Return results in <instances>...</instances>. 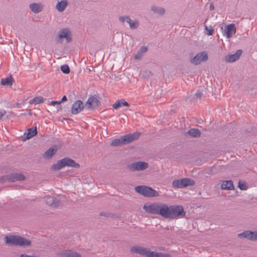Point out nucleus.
Returning a JSON list of instances; mask_svg holds the SVG:
<instances>
[{"mask_svg": "<svg viewBox=\"0 0 257 257\" xmlns=\"http://www.w3.org/2000/svg\"><path fill=\"white\" fill-rule=\"evenodd\" d=\"M242 53L241 50H238L234 54H228L225 56V60L226 62L228 63L234 62L239 59Z\"/></svg>", "mask_w": 257, "mask_h": 257, "instance_id": "nucleus-14", "label": "nucleus"}, {"mask_svg": "<svg viewBox=\"0 0 257 257\" xmlns=\"http://www.w3.org/2000/svg\"><path fill=\"white\" fill-rule=\"evenodd\" d=\"M194 184L195 181L188 178L175 180L172 182V186L175 188H183L188 186H193Z\"/></svg>", "mask_w": 257, "mask_h": 257, "instance_id": "nucleus-8", "label": "nucleus"}, {"mask_svg": "<svg viewBox=\"0 0 257 257\" xmlns=\"http://www.w3.org/2000/svg\"><path fill=\"white\" fill-rule=\"evenodd\" d=\"M100 105V101L96 95L89 97L85 104L87 109H95Z\"/></svg>", "mask_w": 257, "mask_h": 257, "instance_id": "nucleus-12", "label": "nucleus"}, {"mask_svg": "<svg viewBox=\"0 0 257 257\" xmlns=\"http://www.w3.org/2000/svg\"><path fill=\"white\" fill-rule=\"evenodd\" d=\"M238 187L240 190H245L247 189L246 184L244 183H241L240 182L238 183Z\"/></svg>", "mask_w": 257, "mask_h": 257, "instance_id": "nucleus-37", "label": "nucleus"}, {"mask_svg": "<svg viewBox=\"0 0 257 257\" xmlns=\"http://www.w3.org/2000/svg\"><path fill=\"white\" fill-rule=\"evenodd\" d=\"M221 189L222 190H234L233 183L231 180L223 181L221 184Z\"/></svg>", "mask_w": 257, "mask_h": 257, "instance_id": "nucleus-21", "label": "nucleus"}, {"mask_svg": "<svg viewBox=\"0 0 257 257\" xmlns=\"http://www.w3.org/2000/svg\"><path fill=\"white\" fill-rule=\"evenodd\" d=\"M134 253L139 254L146 257H158L159 252L151 251L150 249L147 247L140 246H134L131 249Z\"/></svg>", "mask_w": 257, "mask_h": 257, "instance_id": "nucleus-5", "label": "nucleus"}, {"mask_svg": "<svg viewBox=\"0 0 257 257\" xmlns=\"http://www.w3.org/2000/svg\"><path fill=\"white\" fill-rule=\"evenodd\" d=\"M143 209L151 214L159 215L164 218L170 219V205L161 202L146 203Z\"/></svg>", "mask_w": 257, "mask_h": 257, "instance_id": "nucleus-1", "label": "nucleus"}, {"mask_svg": "<svg viewBox=\"0 0 257 257\" xmlns=\"http://www.w3.org/2000/svg\"><path fill=\"white\" fill-rule=\"evenodd\" d=\"M121 104L120 100H118L112 105V107L114 109H117L118 108H119L121 106Z\"/></svg>", "mask_w": 257, "mask_h": 257, "instance_id": "nucleus-35", "label": "nucleus"}, {"mask_svg": "<svg viewBox=\"0 0 257 257\" xmlns=\"http://www.w3.org/2000/svg\"><path fill=\"white\" fill-rule=\"evenodd\" d=\"M37 127L35 126L34 128H29L27 130V132L24 133V136H26V139H30L33 137L37 135Z\"/></svg>", "mask_w": 257, "mask_h": 257, "instance_id": "nucleus-23", "label": "nucleus"}, {"mask_svg": "<svg viewBox=\"0 0 257 257\" xmlns=\"http://www.w3.org/2000/svg\"><path fill=\"white\" fill-rule=\"evenodd\" d=\"M126 18L130 17L127 16H120L119 17V20L122 24H123L125 22L127 23L128 21L126 20Z\"/></svg>", "mask_w": 257, "mask_h": 257, "instance_id": "nucleus-36", "label": "nucleus"}, {"mask_svg": "<svg viewBox=\"0 0 257 257\" xmlns=\"http://www.w3.org/2000/svg\"><path fill=\"white\" fill-rule=\"evenodd\" d=\"M140 137V134L138 133H134L123 136L122 137L124 144H127L133 141L137 140Z\"/></svg>", "mask_w": 257, "mask_h": 257, "instance_id": "nucleus-17", "label": "nucleus"}, {"mask_svg": "<svg viewBox=\"0 0 257 257\" xmlns=\"http://www.w3.org/2000/svg\"><path fill=\"white\" fill-rule=\"evenodd\" d=\"M135 190L138 193L147 197H158L159 195L157 191L146 186H136Z\"/></svg>", "mask_w": 257, "mask_h": 257, "instance_id": "nucleus-4", "label": "nucleus"}, {"mask_svg": "<svg viewBox=\"0 0 257 257\" xmlns=\"http://www.w3.org/2000/svg\"><path fill=\"white\" fill-rule=\"evenodd\" d=\"M29 8L33 13L36 14L40 13L43 9L42 5L37 3L31 4L29 5Z\"/></svg>", "mask_w": 257, "mask_h": 257, "instance_id": "nucleus-22", "label": "nucleus"}, {"mask_svg": "<svg viewBox=\"0 0 257 257\" xmlns=\"http://www.w3.org/2000/svg\"><path fill=\"white\" fill-rule=\"evenodd\" d=\"M255 241L257 240V231H256Z\"/></svg>", "mask_w": 257, "mask_h": 257, "instance_id": "nucleus-46", "label": "nucleus"}, {"mask_svg": "<svg viewBox=\"0 0 257 257\" xmlns=\"http://www.w3.org/2000/svg\"><path fill=\"white\" fill-rule=\"evenodd\" d=\"M14 82V79L11 75L1 80V83L4 86H12Z\"/></svg>", "mask_w": 257, "mask_h": 257, "instance_id": "nucleus-25", "label": "nucleus"}, {"mask_svg": "<svg viewBox=\"0 0 257 257\" xmlns=\"http://www.w3.org/2000/svg\"><path fill=\"white\" fill-rule=\"evenodd\" d=\"M126 20L128 21L127 23L131 29H135L138 27L139 23L137 21H133L130 18H126Z\"/></svg>", "mask_w": 257, "mask_h": 257, "instance_id": "nucleus-31", "label": "nucleus"}, {"mask_svg": "<svg viewBox=\"0 0 257 257\" xmlns=\"http://www.w3.org/2000/svg\"><path fill=\"white\" fill-rule=\"evenodd\" d=\"M158 257H172L171 255L168 253L159 252Z\"/></svg>", "mask_w": 257, "mask_h": 257, "instance_id": "nucleus-38", "label": "nucleus"}, {"mask_svg": "<svg viewBox=\"0 0 257 257\" xmlns=\"http://www.w3.org/2000/svg\"><path fill=\"white\" fill-rule=\"evenodd\" d=\"M187 134L194 138H197L201 136L200 131L197 128H191L188 131Z\"/></svg>", "mask_w": 257, "mask_h": 257, "instance_id": "nucleus-28", "label": "nucleus"}, {"mask_svg": "<svg viewBox=\"0 0 257 257\" xmlns=\"http://www.w3.org/2000/svg\"><path fill=\"white\" fill-rule=\"evenodd\" d=\"M147 51V47H142L141 48L139 49V50L137 52V53L135 55V59L136 60H141L144 54L146 53Z\"/></svg>", "mask_w": 257, "mask_h": 257, "instance_id": "nucleus-24", "label": "nucleus"}, {"mask_svg": "<svg viewBox=\"0 0 257 257\" xmlns=\"http://www.w3.org/2000/svg\"><path fill=\"white\" fill-rule=\"evenodd\" d=\"M146 72H147V73H149V74L152 75L151 72V71H146Z\"/></svg>", "mask_w": 257, "mask_h": 257, "instance_id": "nucleus-45", "label": "nucleus"}, {"mask_svg": "<svg viewBox=\"0 0 257 257\" xmlns=\"http://www.w3.org/2000/svg\"><path fill=\"white\" fill-rule=\"evenodd\" d=\"M6 113V112L5 110L0 111V119H2V118L4 116Z\"/></svg>", "mask_w": 257, "mask_h": 257, "instance_id": "nucleus-40", "label": "nucleus"}, {"mask_svg": "<svg viewBox=\"0 0 257 257\" xmlns=\"http://www.w3.org/2000/svg\"><path fill=\"white\" fill-rule=\"evenodd\" d=\"M151 9L154 13L158 14L159 15H163L165 12V10L163 8L158 7L156 5H153L151 7Z\"/></svg>", "mask_w": 257, "mask_h": 257, "instance_id": "nucleus-27", "label": "nucleus"}, {"mask_svg": "<svg viewBox=\"0 0 257 257\" xmlns=\"http://www.w3.org/2000/svg\"><path fill=\"white\" fill-rule=\"evenodd\" d=\"M61 70L65 74H68L70 72V69L68 65H63L61 66Z\"/></svg>", "mask_w": 257, "mask_h": 257, "instance_id": "nucleus-32", "label": "nucleus"}, {"mask_svg": "<svg viewBox=\"0 0 257 257\" xmlns=\"http://www.w3.org/2000/svg\"><path fill=\"white\" fill-rule=\"evenodd\" d=\"M66 100H67V97H66V96L65 95H64L62 97L61 101H60V102H61V103L62 102H64V101H65Z\"/></svg>", "mask_w": 257, "mask_h": 257, "instance_id": "nucleus-43", "label": "nucleus"}, {"mask_svg": "<svg viewBox=\"0 0 257 257\" xmlns=\"http://www.w3.org/2000/svg\"><path fill=\"white\" fill-rule=\"evenodd\" d=\"M45 200L48 205L55 208L59 206L61 204L60 199L52 196H46Z\"/></svg>", "mask_w": 257, "mask_h": 257, "instance_id": "nucleus-15", "label": "nucleus"}, {"mask_svg": "<svg viewBox=\"0 0 257 257\" xmlns=\"http://www.w3.org/2000/svg\"><path fill=\"white\" fill-rule=\"evenodd\" d=\"M208 59L207 54L205 52L203 51L200 53L197 54L194 58H193L190 62L194 65H198L202 61H205Z\"/></svg>", "mask_w": 257, "mask_h": 257, "instance_id": "nucleus-11", "label": "nucleus"}, {"mask_svg": "<svg viewBox=\"0 0 257 257\" xmlns=\"http://www.w3.org/2000/svg\"><path fill=\"white\" fill-rule=\"evenodd\" d=\"M195 95L197 97H200L202 95V92L199 91H198L196 93H195Z\"/></svg>", "mask_w": 257, "mask_h": 257, "instance_id": "nucleus-42", "label": "nucleus"}, {"mask_svg": "<svg viewBox=\"0 0 257 257\" xmlns=\"http://www.w3.org/2000/svg\"><path fill=\"white\" fill-rule=\"evenodd\" d=\"M149 165L147 162L138 161L134 162L127 166V169L131 171H143L147 169Z\"/></svg>", "mask_w": 257, "mask_h": 257, "instance_id": "nucleus-10", "label": "nucleus"}, {"mask_svg": "<svg viewBox=\"0 0 257 257\" xmlns=\"http://www.w3.org/2000/svg\"><path fill=\"white\" fill-rule=\"evenodd\" d=\"M4 241L6 244L9 245L21 246H29L31 245V241L24 237L17 235L6 236Z\"/></svg>", "mask_w": 257, "mask_h": 257, "instance_id": "nucleus-2", "label": "nucleus"}, {"mask_svg": "<svg viewBox=\"0 0 257 257\" xmlns=\"http://www.w3.org/2000/svg\"><path fill=\"white\" fill-rule=\"evenodd\" d=\"M83 108L84 105L82 101L78 100L72 104L71 113L73 114H76L81 112Z\"/></svg>", "mask_w": 257, "mask_h": 257, "instance_id": "nucleus-16", "label": "nucleus"}, {"mask_svg": "<svg viewBox=\"0 0 257 257\" xmlns=\"http://www.w3.org/2000/svg\"><path fill=\"white\" fill-rule=\"evenodd\" d=\"M210 9L211 10H213V9H214V6H213V5H211L210 6Z\"/></svg>", "mask_w": 257, "mask_h": 257, "instance_id": "nucleus-44", "label": "nucleus"}, {"mask_svg": "<svg viewBox=\"0 0 257 257\" xmlns=\"http://www.w3.org/2000/svg\"><path fill=\"white\" fill-rule=\"evenodd\" d=\"M57 150L54 148H50L43 154V157L45 159H50L55 154Z\"/></svg>", "mask_w": 257, "mask_h": 257, "instance_id": "nucleus-26", "label": "nucleus"}, {"mask_svg": "<svg viewBox=\"0 0 257 257\" xmlns=\"http://www.w3.org/2000/svg\"><path fill=\"white\" fill-rule=\"evenodd\" d=\"M100 214L101 216H103L110 218H114L116 216L115 214H112L110 212H101Z\"/></svg>", "mask_w": 257, "mask_h": 257, "instance_id": "nucleus-34", "label": "nucleus"}, {"mask_svg": "<svg viewBox=\"0 0 257 257\" xmlns=\"http://www.w3.org/2000/svg\"><path fill=\"white\" fill-rule=\"evenodd\" d=\"M65 166L78 168L79 165L69 158H64L58 160L56 164H53L52 166V168L55 170H59Z\"/></svg>", "mask_w": 257, "mask_h": 257, "instance_id": "nucleus-3", "label": "nucleus"}, {"mask_svg": "<svg viewBox=\"0 0 257 257\" xmlns=\"http://www.w3.org/2000/svg\"><path fill=\"white\" fill-rule=\"evenodd\" d=\"M59 255L60 257H82L81 255L76 252L71 250H64L61 252Z\"/></svg>", "mask_w": 257, "mask_h": 257, "instance_id": "nucleus-20", "label": "nucleus"}, {"mask_svg": "<svg viewBox=\"0 0 257 257\" xmlns=\"http://www.w3.org/2000/svg\"><path fill=\"white\" fill-rule=\"evenodd\" d=\"M256 231H245L242 233L238 234V236L240 238H246L251 240L255 241Z\"/></svg>", "mask_w": 257, "mask_h": 257, "instance_id": "nucleus-18", "label": "nucleus"}, {"mask_svg": "<svg viewBox=\"0 0 257 257\" xmlns=\"http://www.w3.org/2000/svg\"><path fill=\"white\" fill-rule=\"evenodd\" d=\"M68 5V2L67 0H61L58 2L55 8L60 13L63 12L67 8Z\"/></svg>", "mask_w": 257, "mask_h": 257, "instance_id": "nucleus-19", "label": "nucleus"}, {"mask_svg": "<svg viewBox=\"0 0 257 257\" xmlns=\"http://www.w3.org/2000/svg\"><path fill=\"white\" fill-rule=\"evenodd\" d=\"M120 101H121V105H122L123 106H129V104L126 101H124V100L120 99Z\"/></svg>", "mask_w": 257, "mask_h": 257, "instance_id": "nucleus-39", "label": "nucleus"}, {"mask_svg": "<svg viewBox=\"0 0 257 257\" xmlns=\"http://www.w3.org/2000/svg\"><path fill=\"white\" fill-rule=\"evenodd\" d=\"M26 179L25 176L21 173H12L9 175L4 176L0 179V181L14 182L17 181H24Z\"/></svg>", "mask_w": 257, "mask_h": 257, "instance_id": "nucleus-9", "label": "nucleus"}, {"mask_svg": "<svg viewBox=\"0 0 257 257\" xmlns=\"http://www.w3.org/2000/svg\"><path fill=\"white\" fill-rule=\"evenodd\" d=\"M44 99L41 96H37L30 99L29 101L30 104L34 103L35 104H38L43 102Z\"/></svg>", "mask_w": 257, "mask_h": 257, "instance_id": "nucleus-30", "label": "nucleus"}, {"mask_svg": "<svg viewBox=\"0 0 257 257\" xmlns=\"http://www.w3.org/2000/svg\"><path fill=\"white\" fill-rule=\"evenodd\" d=\"M63 39H65L67 43L71 41V34L70 30L68 28H63L60 29L56 38L57 43L61 44L63 42Z\"/></svg>", "mask_w": 257, "mask_h": 257, "instance_id": "nucleus-6", "label": "nucleus"}, {"mask_svg": "<svg viewBox=\"0 0 257 257\" xmlns=\"http://www.w3.org/2000/svg\"><path fill=\"white\" fill-rule=\"evenodd\" d=\"M205 30H206L207 31L206 34L208 36L212 35L214 32V29L211 26H210L209 27H207L206 25H205Z\"/></svg>", "mask_w": 257, "mask_h": 257, "instance_id": "nucleus-33", "label": "nucleus"}, {"mask_svg": "<svg viewBox=\"0 0 257 257\" xmlns=\"http://www.w3.org/2000/svg\"><path fill=\"white\" fill-rule=\"evenodd\" d=\"M110 145L112 146H114V147L122 146L123 145H124L122 137L112 140L110 143Z\"/></svg>", "mask_w": 257, "mask_h": 257, "instance_id": "nucleus-29", "label": "nucleus"}, {"mask_svg": "<svg viewBox=\"0 0 257 257\" xmlns=\"http://www.w3.org/2000/svg\"><path fill=\"white\" fill-rule=\"evenodd\" d=\"M61 103V102L59 101H53L51 102V105H55V104H60Z\"/></svg>", "mask_w": 257, "mask_h": 257, "instance_id": "nucleus-41", "label": "nucleus"}, {"mask_svg": "<svg viewBox=\"0 0 257 257\" xmlns=\"http://www.w3.org/2000/svg\"><path fill=\"white\" fill-rule=\"evenodd\" d=\"M170 219L183 217L186 212L181 205H170Z\"/></svg>", "mask_w": 257, "mask_h": 257, "instance_id": "nucleus-7", "label": "nucleus"}, {"mask_svg": "<svg viewBox=\"0 0 257 257\" xmlns=\"http://www.w3.org/2000/svg\"><path fill=\"white\" fill-rule=\"evenodd\" d=\"M236 31V29L235 25L233 24H230L225 27L224 30L222 32L223 35L225 36L227 38H230L233 34H235Z\"/></svg>", "mask_w": 257, "mask_h": 257, "instance_id": "nucleus-13", "label": "nucleus"}, {"mask_svg": "<svg viewBox=\"0 0 257 257\" xmlns=\"http://www.w3.org/2000/svg\"><path fill=\"white\" fill-rule=\"evenodd\" d=\"M61 109H62V107L60 106L58 107V110H59V109L61 110Z\"/></svg>", "mask_w": 257, "mask_h": 257, "instance_id": "nucleus-47", "label": "nucleus"}]
</instances>
